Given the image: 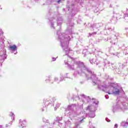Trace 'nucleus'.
<instances>
[{
	"instance_id": "f257e3e1",
	"label": "nucleus",
	"mask_w": 128,
	"mask_h": 128,
	"mask_svg": "<svg viewBox=\"0 0 128 128\" xmlns=\"http://www.w3.org/2000/svg\"><path fill=\"white\" fill-rule=\"evenodd\" d=\"M75 64L76 66V68L74 74L75 78L86 76L88 80H92L94 86L98 85V88L100 90L104 92L106 90V86L102 84L100 80L96 78V74L88 68L84 62L76 61L75 62Z\"/></svg>"
},
{
	"instance_id": "f03ea898",
	"label": "nucleus",
	"mask_w": 128,
	"mask_h": 128,
	"mask_svg": "<svg viewBox=\"0 0 128 128\" xmlns=\"http://www.w3.org/2000/svg\"><path fill=\"white\" fill-rule=\"evenodd\" d=\"M69 32V34H66L64 33H61L60 30H57L56 34L58 36V38L60 40L61 46L62 48L63 52H64L66 55H64L63 58H68L69 60H72V58H71L70 56H74V52L70 50V48H68V44L70 40V34H72V28L68 27V30L66 32Z\"/></svg>"
},
{
	"instance_id": "7ed1b4c3",
	"label": "nucleus",
	"mask_w": 128,
	"mask_h": 128,
	"mask_svg": "<svg viewBox=\"0 0 128 128\" xmlns=\"http://www.w3.org/2000/svg\"><path fill=\"white\" fill-rule=\"evenodd\" d=\"M46 18L50 22V26L51 28H56L58 26L60 30V26L62 24V18L60 16L58 12H56L54 9H50L46 14Z\"/></svg>"
},
{
	"instance_id": "20e7f679",
	"label": "nucleus",
	"mask_w": 128,
	"mask_h": 128,
	"mask_svg": "<svg viewBox=\"0 0 128 128\" xmlns=\"http://www.w3.org/2000/svg\"><path fill=\"white\" fill-rule=\"evenodd\" d=\"M80 106L81 108H78V106L76 104H72L68 106V110H69L70 116H72L76 117V116H78V114H81V116L80 117V120L79 121V123L82 124V122H84V118H86V112L80 113V110H82L84 104Z\"/></svg>"
},
{
	"instance_id": "39448f33",
	"label": "nucleus",
	"mask_w": 128,
	"mask_h": 128,
	"mask_svg": "<svg viewBox=\"0 0 128 128\" xmlns=\"http://www.w3.org/2000/svg\"><path fill=\"white\" fill-rule=\"evenodd\" d=\"M109 89L107 92L108 94H114V96H118L120 92H124L122 87L118 84H111L108 86Z\"/></svg>"
},
{
	"instance_id": "423d86ee",
	"label": "nucleus",
	"mask_w": 128,
	"mask_h": 128,
	"mask_svg": "<svg viewBox=\"0 0 128 128\" xmlns=\"http://www.w3.org/2000/svg\"><path fill=\"white\" fill-rule=\"evenodd\" d=\"M128 98L126 102L121 103L120 104L117 102L114 103L112 107V110L114 114V112H122L124 110H128Z\"/></svg>"
},
{
	"instance_id": "0eeeda50",
	"label": "nucleus",
	"mask_w": 128,
	"mask_h": 128,
	"mask_svg": "<svg viewBox=\"0 0 128 128\" xmlns=\"http://www.w3.org/2000/svg\"><path fill=\"white\" fill-rule=\"evenodd\" d=\"M98 101H93V106H88L87 107L86 110L90 112H92V114H90L89 116L90 118H93L96 116V114L94 112L96 110V108H98Z\"/></svg>"
},
{
	"instance_id": "6e6552de",
	"label": "nucleus",
	"mask_w": 128,
	"mask_h": 128,
	"mask_svg": "<svg viewBox=\"0 0 128 128\" xmlns=\"http://www.w3.org/2000/svg\"><path fill=\"white\" fill-rule=\"evenodd\" d=\"M45 106H54V98H50L45 99Z\"/></svg>"
},
{
	"instance_id": "1a4fd4ad",
	"label": "nucleus",
	"mask_w": 128,
	"mask_h": 128,
	"mask_svg": "<svg viewBox=\"0 0 128 128\" xmlns=\"http://www.w3.org/2000/svg\"><path fill=\"white\" fill-rule=\"evenodd\" d=\"M104 26V24L102 23H98V24H94L92 25H91V26L90 27V28L92 30H95V32H96V30H100V28L101 26Z\"/></svg>"
},
{
	"instance_id": "9d476101",
	"label": "nucleus",
	"mask_w": 128,
	"mask_h": 128,
	"mask_svg": "<svg viewBox=\"0 0 128 128\" xmlns=\"http://www.w3.org/2000/svg\"><path fill=\"white\" fill-rule=\"evenodd\" d=\"M9 50L12 52V54L14 53V54H18V47H16V46L15 44L10 46H9Z\"/></svg>"
},
{
	"instance_id": "9b49d317",
	"label": "nucleus",
	"mask_w": 128,
	"mask_h": 128,
	"mask_svg": "<svg viewBox=\"0 0 128 128\" xmlns=\"http://www.w3.org/2000/svg\"><path fill=\"white\" fill-rule=\"evenodd\" d=\"M105 30L110 34L114 30V27L111 26L110 24H107L105 26Z\"/></svg>"
},
{
	"instance_id": "f8f14e48",
	"label": "nucleus",
	"mask_w": 128,
	"mask_h": 128,
	"mask_svg": "<svg viewBox=\"0 0 128 128\" xmlns=\"http://www.w3.org/2000/svg\"><path fill=\"white\" fill-rule=\"evenodd\" d=\"M82 98H85L86 100H87V102H91L94 104V102H98V100H96V99L90 98V96H86L84 94L82 95Z\"/></svg>"
},
{
	"instance_id": "ddd939ff",
	"label": "nucleus",
	"mask_w": 128,
	"mask_h": 128,
	"mask_svg": "<svg viewBox=\"0 0 128 128\" xmlns=\"http://www.w3.org/2000/svg\"><path fill=\"white\" fill-rule=\"evenodd\" d=\"M34 2H38L40 0H32ZM60 2L62 0H46L47 4H52V2H57V4H60Z\"/></svg>"
},
{
	"instance_id": "4468645a",
	"label": "nucleus",
	"mask_w": 128,
	"mask_h": 128,
	"mask_svg": "<svg viewBox=\"0 0 128 128\" xmlns=\"http://www.w3.org/2000/svg\"><path fill=\"white\" fill-rule=\"evenodd\" d=\"M90 64H96L97 66L98 64H100V62L98 60V59H96V58H90Z\"/></svg>"
},
{
	"instance_id": "2eb2a0df",
	"label": "nucleus",
	"mask_w": 128,
	"mask_h": 128,
	"mask_svg": "<svg viewBox=\"0 0 128 128\" xmlns=\"http://www.w3.org/2000/svg\"><path fill=\"white\" fill-rule=\"evenodd\" d=\"M110 42L111 44H114L115 45L118 44V34L114 35V38H112Z\"/></svg>"
},
{
	"instance_id": "dca6fc26",
	"label": "nucleus",
	"mask_w": 128,
	"mask_h": 128,
	"mask_svg": "<svg viewBox=\"0 0 128 128\" xmlns=\"http://www.w3.org/2000/svg\"><path fill=\"white\" fill-rule=\"evenodd\" d=\"M6 58V54H3L2 55H0V64H2L4 62V60Z\"/></svg>"
},
{
	"instance_id": "f3484780",
	"label": "nucleus",
	"mask_w": 128,
	"mask_h": 128,
	"mask_svg": "<svg viewBox=\"0 0 128 128\" xmlns=\"http://www.w3.org/2000/svg\"><path fill=\"white\" fill-rule=\"evenodd\" d=\"M19 122L20 126V128H24L26 126V120H20Z\"/></svg>"
},
{
	"instance_id": "a211bd4d",
	"label": "nucleus",
	"mask_w": 128,
	"mask_h": 128,
	"mask_svg": "<svg viewBox=\"0 0 128 128\" xmlns=\"http://www.w3.org/2000/svg\"><path fill=\"white\" fill-rule=\"evenodd\" d=\"M64 62L65 64H67L68 66L72 70H74V65H70V64H68V60H64Z\"/></svg>"
},
{
	"instance_id": "6ab92c4d",
	"label": "nucleus",
	"mask_w": 128,
	"mask_h": 128,
	"mask_svg": "<svg viewBox=\"0 0 128 128\" xmlns=\"http://www.w3.org/2000/svg\"><path fill=\"white\" fill-rule=\"evenodd\" d=\"M62 120V117L57 116L55 118V122H58V124H60V122Z\"/></svg>"
},
{
	"instance_id": "aec40b11",
	"label": "nucleus",
	"mask_w": 128,
	"mask_h": 128,
	"mask_svg": "<svg viewBox=\"0 0 128 128\" xmlns=\"http://www.w3.org/2000/svg\"><path fill=\"white\" fill-rule=\"evenodd\" d=\"M105 64L104 65V66H112V64L110 63V62L108 61L107 60H105L104 61Z\"/></svg>"
},
{
	"instance_id": "412c9836",
	"label": "nucleus",
	"mask_w": 128,
	"mask_h": 128,
	"mask_svg": "<svg viewBox=\"0 0 128 128\" xmlns=\"http://www.w3.org/2000/svg\"><path fill=\"white\" fill-rule=\"evenodd\" d=\"M64 75H62V74H60V80L58 82V84H60V82H62V80H64Z\"/></svg>"
},
{
	"instance_id": "4be33fe9",
	"label": "nucleus",
	"mask_w": 128,
	"mask_h": 128,
	"mask_svg": "<svg viewBox=\"0 0 128 128\" xmlns=\"http://www.w3.org/2000/svg\"><path fill=\"white\" fill-rule=\"evenodd\" d=\"M95 50L96 52H98V54H102V50L101 49L97 48L96 49H95Z\"/></svg>"
},
{
	"instance_id": "5701e85b",
	"label": "nucleus",
	"mask_w": 128,
	"mask_h": 128,
	"mask_svg": "<svg viewBox=\"0 0 128 128\" xmlns=\"http://www.w3.org/2000/svg\"><path fill=\"white\" fill-rule=\"evenodd\" d=\"M120 14H114L113 16L114 20H118V18H120L122 17H118Z\"/></svg>"
},
{
	"instance_id": "b1692460",
	"label": "nucleus",
	"mask_w": 128,
	"mask_h": 128,
	"mask_svg": "<svg viewBox=\"0 0 128 128\" xmlns=\"http://www.w3.org/2000/svg\"><path fill=\"white\" fill-rule=\"evenodd\" d=\"M112 54L113 56H118V58H120L122 56H120V53L118 52L112 53Z\"/></svg>"
},
{
	"instance_id": "393cba45",
	"label": "nucleus",
	"mask_w": 128,
	"mask_h": 128,
	"mask_svg": "<svg viewBox=\"0 0 128 128\" xmlns=\"http://www.w3.org/2000/svg\"><path fill=\"white\" fill-rule=\"evenodd\" d=\"M10 116H11L12 120H14V114L12 112H11L10 113Z\"/></svg>"
},
{
	"instance_id": "a878e982",
	"label": "nucleus",
	"mask_w": 128,
	"mask_h": 128,
	"mask_svg": "<svg viewBox=\"0 0 128 128\" xmlns=\"http://www.w3.org/2000/svg\"><path fill=\"white\" fill-rule=\"evenodd\" d=\"M50 78H52V76H49L48 77V79H46L45 80V82H50Z\"/></svg>"
},
{
	"instance_id": "bb28decb",
	"label": "nucleus",
	"mask_w": 128,
	"mask_h": 128,
	"mask_svg": "<svg viewBox=\"0 0 128 128\" xmlns=\"http://www.w3.org/2000/svg\"><path fill=\"white\" fill-rule=\"evenodd\" d=\"M126 66H128V62H124L122 65V68H124Z\"/></svg>"
},
{
	"instance_id": "cd10ccee",
	"label": "nucleus",
	"mask_w": 128,
	"mask_h": 128,
	"mask_svg": "<svg viewBox=\"0 0 128 128\" xmlns=\"http://www.w3.org/2000/svg\"><path fill=\"white\" fill-rule=\"evenodd\" d=\"M68 26H70V28H72V26H74V23L72 22H68Z\"/></svg>"
},
{
	"instance_id": "c85d7f7f",
	"label": "nucleus",
	"mask_w": 128,
	"mask_h": 128,
	"mask_svg": "<svg viewBox=\"0 0 128 128\" xmlns=\"http://www.w3.org/2000/svg\"><path fill=\"white\" fill-rule=\"evenodd\" d=\"M115 70L118 74H120V68H116Z\"/></svg>"
},
{
	"instance_id": "c756f323",
	"label": "nucleus",
	"mask_w": 128,
	"mask_h": 128,
	"mask_svg": "<svg viewBox=\"0 0 128 128\" xmlns=\"http://www.w3.org/2000/svg\"><path fill=\"white\" fill-rule=\"evenodd\" d=\"M60 104L59 103H56V106L54 107V110H56L60 106Z\"/></svg>"
},
{
	"instance_id": "7c9ffc66",
	"label": "nucleus",
	"mask_w": 128,
	"mask_h": 128,
	"mask_svg": "<svg viewBox=\"0 0 128 128\" xmlns=\"http://www.w3.org/2000/svg\"><path fill=\"white\" fill-rule=\"evenodd\" d=\"M96 34V32H92V34L90 33V36H94V34Z\"/></svg>"
},
{
	"instance_id": "2f4dec72",
	"label": "nucleus",
	"mask_w": 128,
	"mask_h": 128,
	"mask_svg": "<svg viewBox=\"0 0 128 128\" xmlns=\"http://www.w3.org/2000/svg\"><path fill=\"white\" fill-rule=\"evenodd\" d=\"M56 58H58V57L56 58H52V62H56Z\"/></svg>"
},
{
	"instance_id": "473e14b6",
	"label": "nucleus",
	"mask_w": 128,
	"mask_h": 128,
	"mask_svg": "<svg viewBox=\"0 0 128 128\" xmlns=\"http://www.w3.org/2000/svg\"><path fill=\"white\" fill-rule=\"evenodd\" d=\"M89 128H94V127L92 126V124H90H90H89Z\"/></svg>"
},
{
	"instance_id": "72a5a7b5",
	"label": "nucleus",
	"mask_w": 128,
	"mask_h": 128,
	"mask_svg": "<svg viewBox=\"0 0 128 128\" xmlns=\"http://www.w3.org/2000/svg\"><path fill=\"white\" fill-rule=\"evenodd\" d=\"M12 126V124L10 123L9 124H6V128H8V126Z\"/></svg>"
},
{
	"instance_id": "f704fd0d",
	"label": "nucleus",
	"mask_w": 128,
	"mask_h": 128,
	"mask_svg": "<svg viewBox=\"0 0 128 128\" xmlns=\"http://www.w3.org/2000/svg\"><path fill=\"white\" fill-rule=\"evenodd\" d=\"M54 82H58V78L57 77H54Z\"/></svg>"
},
{
	"instance_id": "c9c22d12",
	"label": "nucleus",
	"mask_w": 128,
	"mask_h": 128,
	"mask_svg": "<svg viewBox=\"0 0 128 128\" xmlns=\"http://www.w3.org/2000/svg\"><path fill=\"white\" fill-rule=\"evenodd\" d=\"M106 122H110V119H108V118H106Z\"/></svg>"
},
{
	"instance_id": "e433bc0d",
	"label": "nucleus",
	"mask_w": 128,
	"mask_h": 128,
	"mask_svg": "<svg viewBox=\"0 0 128 128\" xmlns=\"http://www.w3.org/2000/svg\"><path fill=\"white\" fill-rule=\"evenodd\" d=\"M118 124H114V128H118Z\"/></svg>"
},
{
	"instance_id": "4c0bfd02",
	"label": "nucleus",
	"mask_w": 128,
	"mask_h": 128,
	"mask_svg": "<svg viewBox=\"0 0 128 128\" xmlns=\"http://www.w3.org/2000/svg\"><path fill=\"white\" fill-rule=\"evenodd\" d=\"M46 110V108H41V112H44V110Z\"/></svg>"
},
{
	"instance_id": "58836bf2",
	"label": "nucleus",
	"mask_w": 128,
	"mask_h": 128,
	"mask_svg": "<svg viewBox=\"0 0 128 128\" xmlns=\"http://www.w3.org/2000/svg\"><path fill=\"white\" fill-rule=\"evenodd\" d=\"M66 124H68H68H70V121H67L66 122Z\"/></svg>"
},
{
	"instance_id": "ea45409f",
	"label": "nucleus",
	"mask_w": 128,
	"mask_h": 128,
	"mask_svg": "<svg viewBox=\"0 0 128 128\" xmlns=\"http://www.w3.org/2000/svg\"><path fill=\"white\" fill-rule=\"evenodd\" d=\"M105 98L106 100H108V95H105Z\"/></svg>"
},
{
	"instance_id": "a19ab883",
	"label": "nucleus",
	"mask_w": 128,
	"mask_h": 128,
	"mask_svg": "<svg viewBox=\"0 0 128 128\" xmlns=\"http://www.w3.org/2000/svg\"><path fill=\"white\" fill-rule=\"evenodd\" d=\"M126 16H128V9H127L126 12Z\"/></svg>"
},
{
	"instance_id": "79ce46f5",
	"label": "nucleus",
	"mask_w": 128,
	"mask_h": 128,
	"mask_svg": "<svg viewBox=\"0 0 128 128\" xmlns=\"http://www.w3.org/2000/svg\"><path fill=\"white\" fill-rule=\"evenodd\" d=\"M65 78H68V74H66V76H65Z\"/></svg>"
},
{
	"instance_id": "37998d69",
	"label": "nucleus",
	"mask_w": 128,
	"mask_h": 128,
	"mask_svg": "<svg viewBox=\"0 0 128 128\" xmlns=\"http://www.w3.org/2000/svg\"><path fill=\"white\" fill-rule=\"evenodd\" d=\"M75 2H80V0H75Z\"/></svg>"
},
{
	"instance_id": "c03bdc74",
	"label": "nucleus",
	"mask_w": 128,
	"mask_h": 128,
	"mask_svg": "<svg viewBox=\"0 0 128 128\" xmlns=\"http://www.w3.org/2000/svg\"><path fill=\"white\" fill-rule=\"evenodd\" d=\"M84 81H82V82H80V84H84Z\"/></svg>"
},
{
	"instance_id": "a18cd8bd",
	"label": "nucleus",
	"mask_w": 128,
	"mask_h": 128,
	"mask_svg": "<svg viewBox=\"0 0 128 128\" xmlns=\"http://www.w3.org/2000/svg\"><path fill=\"white\" fill-rule=\"evenodd\" d=\"M0 128H4V126H2L0 125Z\"/></svg>"
},
{
	"instance_id": "49530a36",
	"label": "nucleus",
	"mask_w": 128,
	"mask_h": 128,
	"mask_svg": "<svg viewBox=\"0 0 128 128\" xmlns=\"http://www.w3.org/2000/svg\"><path fill=\"white\" fill-rule=\"evenodd\" d=\"M126 14H125L124 18H126V16H128V15H126Z\"/></svg>"
},
{
	"instance_id": "de8ad7c7",
	"label": "nucleus",
	"mask_w": 128,
	"mask_h": 128,
	"mask_svg": "<svg viewBox=\"0 0 128 128\" xmlns=\"http://www.w3.org/2000/svg\"><path fill=\"white\" fill-rule=\"evenodd\" d=\"M84 98H82V100H83L82 101V102H84Z\"/></svg>"
},
{
	"instance_id": "09e8293b",
	"label": "nucleus",
	"mask_w": 128,
	"mask_h": 128,
	"mask_svg": "<svg viewBox=\"0 0 128 128\" xmlns=\"http://www.w3.org/2000/svg\"><path fill=\"white\" fill-rule=\"evenodd\" d=\"M82 53H83V54H84V50H83Z\"/></svg>"
},
{
	"instance_id": "8fccbe9b",
	"label": "nucleus",
	"mask_w": 128,
	"mask_h": 128,
	"mask_svg": "<svg viewBox=\"0 0 128 128\" xmlns=\"http://www.w3.org/2000/svg\"><path fill=\"white\" fill-rule=\"evenodd\" d=\"M106 78V80H108V78Z\"/></svg>"
},
{
	"instance_id": "3c124183",
	"label": "nucleus",
	"mask_w": 128,
	"mask_h": 128,
	"mask_svg": "<svg viewBox=\"0 0 128 128\" xmlns=\"http://www.w3.org/2000/svg\"><path fill=\"white\" fill-rule=\"evenodd\" d=\"M43 122H44V119H43Z\"/></svg>"
},
{
	"instance_id": "603ef678",
	"label": "nucleus",
	"mask_w": 128,
	"mask_h": 128,
	"mask_svg": "<svg viewBox=\"0 0 128 128\" xmlns=\"http://www.w3.org/2000/svg\"><path fill=\"white\" fill-rule=\"evenodd\" d=\"M100 59L102 60V58H100Z\"/></svg>"
},
{
	"instance_id": "864d4df0",
	"label": "nucleus",
	"mask_w": 128,
	"mask_h": 128,
	"mask_svg": "<svg viewBox=\"0 0 128 128\" xmlns=\"http://www.w3.org/2000/svg\"><path fill=\"white\" fill-rule=\"evenodd\" d=\"M0 10H2V8H0Z\"/></svg>"
},
{
	"instance_id": "5fc2aeb1",
	"label": "nucleus",
	"mask_w": 128,
	"mask_h": 128,
	"mask_svg": "<svg viewBox=\"0 0 128 128\" xmlns=\"http://www.w3.org/2000/svg\"><path fill=\"white\" fill-rule=\"evenodd\" d=\"M84 56H86V54H84Z\"/></svg>"
}]
</instances>
